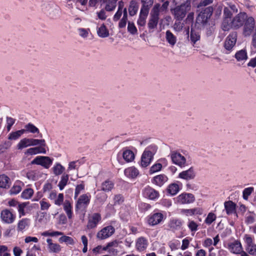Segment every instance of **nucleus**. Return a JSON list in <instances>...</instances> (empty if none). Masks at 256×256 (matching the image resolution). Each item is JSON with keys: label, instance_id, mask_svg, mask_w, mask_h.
Returning <instances> with one entry per match:
<instances>
[{"label": "nucleus", "instance_id": "nucleus-30", "mask_svg": "<svg viewBox=\"0 0 256 256\" xmlns=\"http://www.w3.org/2000/svg\"><path fill=\"white\" fill-rule=\"evenodd\" d=\"M126 176L131 178H136L139 174L138 170L134 167H130L126 168L124 171Z\"/></svg>", "mask_w": 256, "mask_h": 256}, {"label": "nucleus", "instance_id": "nucleus-10", "mask_svg": "<svg viewBox=\"0 0 256 256\" xmlns=\"http://www.w3.org/2000/svg\"><path fill=\"white\" fill-rule=\"evenodd\" d=\"M0 219L2 222L6 224H11L14 222L16 216L10 210L4 209L0 212Z\"/></svg>", "mask_w": 256, "mask_h": 256}, {"label": "nucleus", "instance_id": "nucleus-11", "mask_svg": "<svg viewBox=\"0 0 256 256\" xmlns=\"http://www.w3.org/2000/svg\"><path fill=\"white\" fill-rule=\"evenodd\" d=\"M164 215L161 212H154L150 214L148 217V224L152 226L160 224L164 220Z\"/></svg>", "mask_w": 256, "mask_h": 256}, {"label": "nucleus", "instance_id": "nucleus-23", "mask_svg": "<svg viewBox=\"0 0 256 256\" xmlns=\"http://www.w3.org/2000/svg\"><path fill=\"white\" fill-rule=\"evenodd\" d=\"M30 224V220L28 218H23L20 220L17 224L18 232H23L29 228Z\"/></svg>", "mask_w": 256, "mask_h": 256}, {"label": "nucleus", "instance_id": "nucleus-24", "mask_svg": "<svg viewBox=\"0 0 256 256\" xmlns=\"http://www.w3.org/2000/svg\"><path fill=\"white\" fill-rule=\"evenodd\" d=\"M48 243V248L50 253H58L61 250L60 246L56 243H53L51 238L46 240Z\"/></svg>", "mask_w": 256, "mask_h": 256}, {"label": "nucleus", "instance_id": "nucleus-39", "mask_svg": "<svg viewBox=\"0 0 256 256\" xmlns=\"http://www.w3.org/2000/svg\"><path fill=\"white\" fill-rule=\"evenodd\" d=\"M53 173L56 176H59L63 173L65 168L60 164L56 162L52 168Z\"/></svg>", "mask_w": 256, "mask_h": 256}, {"label": "nucleus", "instance_id": "nucleus-63", "mask_svg": "<svg viewBox=\"0 0 256 256\" xmlns=\"http://www.w3.org/2000/svg\"><path fill=\"white\" fill-rule=\"evenodd\" d=\"M64 196L63 194H59L58 196L56 198L54 201L55 204L57 206H60L64 202Z\"/></svg>", "mask_w": 256, "mask_h": 256}, {"label": "nucleus", "instance_id": "nucleus-37", "mask_svg": "<svg viewBox=\"0 0 256 256\" xmlns=\"http://www.w3.org/2000/svg\"><path fill=\"white\" fill-rule=\"evenodd\" d=\"M22 184L20 182H17L14 184L10 190V194L11 195H15L18 194L22 188Z\"/></svg>", "mask_w": 256, "mask_h": 256}, {"label": "nucleus", "instance_id": "nucleus-29", "mask_svg": "<svg viewBox=\"0 0 256 256\" xmlns=\"http://www.w3.org/2000/svg\"><path fill=\"white\" fill-rule=\"evenodd\" d=\"M44 146H37L28 149L25 152L26 154L30 155L36 154H46V150L44 148Z\"/></svg>", "mask_w": 256, "mask_h": 256}, {"label": "nucleus", "instance_id": "nucleus-13", "mask_svg": "<svg viewBox=\"0 0 256 256\" xmlns=\"http://www.w3.org/2000/svg\"><path fill=\"white\" fill-rule=\"evenodd\" d=\"M195 200L194 195L190 193L184 192L176 197V201L180 204H190Z\"/></svg>", "mask_w": 256, "mask_h": 256}, {"label": "nucleus", "instance_id": "nucleus-55", "mask_svg": "<svg viewBox=\"0 0 256 256\" xmlns=\"http://www.w3.org/2000/svg\"><path fill=\"white\" fill-rule=\"evenodd\" d=\"M16 120L12 118L7 116L6 118V130L8 132L10 131L11 130L12 126L15 123Z\"/></svg>", "mask_w": 256, "mask_h": 256}, {"label": "nucleus", "instance_id": "nucleus-21", "mask_svg": "<svg viewBox=\"0 0 256 256\" xmlns=\"http://www.w3.org/2000/svg\"><path fill=\"white\" fill-rule=\"evenodd\" d=\"M43 173L40 170H29L26 174V177L30 180L36 181L42 178Z\"/></svg>", "mask_w": 256, "mask_h": 256}, {"label": "nucleus", "instance_id": "nucleus-22", "mask_svg": "<svg viewBox=\"0 0 256 256\" xmlns=\"http://www.w3.org/2000/svg\"><path fill=\"white\" fill-rule=\"evenodd\" d=\"M148 246V241L144 237L138 238L136 242V248L138 252H143L145 250Z\"/></svg>", "mask_w": 256, "mask_h": 256}, {"label": "nucleus", "instance_id": "nucleus-42", "mask_svg": "<svg viewBox=\"0 0 256 256\" xmlns=\"http://www.w3.org/2000/svg\"><path fill=\"white\" fill-rule=\"evenodd\" d=\"M138 10V6L137 3L134 0H132L130 2V4L128 8L129 14L131 16L135 15Z\"/></svg>", "mask_w": 256, "mask_h": 256}, {"label": "nucleus", "instance_id": "nucleus-2", "mask_svg": "<svg viewBox=\"0 0 256 256\" xmlns=\"http://www.w3.org/2000/svg\"><path fill=\"white\" fill-rule=\"evenodd\" d=\"M157 150L158 148L155 145H150L145 149L141 157L140 166L142 167L146 168L150 165Z\"/></svg>", "mask_w": 256, "mask_h": 256}, {"label": "nucleus", "instance_id": "nucleus-26", "mask_svg": "<svg viewBox=\"0 0 256 256\" xmlns=\"http://www.w3.org/2000/svg\"><path fill=\"white\" fill-rule=\"evenodd\" d=\"M200 40V35L198 32L192 28L190 34V41L193 46H197V42Z\"/></svg>", "mask_w": 256, "mask_h": 256}, {"label": "nucleus", "instance_id": "nucleus-40", "mask_svg": "<svg viewBox=\"0 0 256 256\" xmlns=\"http://www.w3.org/2000/svg\"><path fill=\"white\" fill-rule=\"evenodd\" d=\"M122 156L124 160L127 162H130L134 158V152L129 150H125L122 154Z\"/></svg>", "mask_w": 256, "mask_h": 256}, {"label": "nucleus", "instance_id": "nucleus-1", "mask_svg": "<svg viewBox=\"0 0 256 256\" xmlns=\"http://www.w3.org/2000/svg\"><path fill=\"white\" fill-rule=\"evenodd\" d=\"M190 0H186L184 3L171 9V12L175 19L181 20L185 17L187 12L190 10Z\"/></svg>", "mask_w": 256, "mask_h": 256}, {"label": "nucleus", "instance_id": "nucleus-9", "mask_svg": "<svg viewBox=\"0 0 256 256\" xmlns=\"http://www.w3.org/2000/svg\"><path fill=\"white\" fill-rule=\"evenodd\" d=\"M256 22L252 16H248L246 19L243 28V34L244 36H250L254 30Z\"/></svg>", "mask_w": 256, "mask_h": 256}, {"label": "nucleus", "instance_id": "nucleus-33", "mask_svg": "<svg viewBox=\"0 0 256 256\" xmlns=\"http://www.w3.org/2000/svg\"><path fill=\"white\" fill-rule=\"evenodd\" d=\"M114 188V182L109 180H107L102 183L100 190L105 192H110Z\"/></svg>", "mask_w": 256, "mask_h": 256}, {"label": "nucleus", "instance_id": "nucleus-14", "mask_svg": "<svg viewBox=\"0 0 256 256\" xmlns=\"http://www.w3.org/2000/svg\"><path fill=\"white\" fill-rule=\"evenodd\" d=\"M232 14L230 10L225 7L224 9V20L222 22V28L224 31H228L230 30L229 23L231 21V18Z\"/></svg>", "mask_w": 256, "mask_h": 256}, {"label": "nucleus", "instance_id": "nucleus-45", "mask_svg": "<svg viewBox=\"0 0 256 256\" xmlns=\"http://www.w3.org/2000/svg\"><path fill=\"white\" fill-rule=\"evenodd\" d=\"M158 20L159 18L150 16V18L148 24V28L151 30L155 28L158 25Z\"/></svg>", "mask_w": 256, "mask_h": 256}, {"label": "nucleus", "instance_id": "nucleus-28", "mask_svg": "<svg viewBox=\"0 0 256 256\" xmlns=\"http://www.w3.org/2000/svg\"><path fill=\"white\" fill-rule=\"evenodd\" d=\"M148 12L149 11L147 10L140 9L139 18L137 21V24L139 26H145Z\"/></svg>", "mask_w": 256, "mask_h": 256}, {"label": "nucleus", "instance_id": "nucleus-57", "mask_svg": "<svg viewBox=\"0 0 256 256\" xmlns=\"http://www.w3.org/2000/svg\"><path fill=\"white\" fill-rule=\"evenodd\" d=\"M162 168V165L160 163H156L152 166L150 170V174H154V172H158L161 170Z\"/></svg>", "mask_w": 256, "mask_h": 256}, {"label": "nucleus", "instance_id": "nucleus-54", "mask_svg": "<svg viewBox=\"0 0 256 256\" xmlns=\"http://www.w3.org/2000/svg\"><path fill=\"white\" fill-rule=\"evenodd\" d=\"M216 214L212 212H210L204 220V222L207 224H210L216 220Z\"/></svg>", "mask_w": 256, "mask_h": 256}, {"label": "nucleus", "instance_id": "nucleus-43", "mask_svg": "<svg viewBox=\"0 0 256 256\" xmlns=\"http://www.w3.org/2000/svg\"><path fill=\"white\" fill-rule=\"evenodd\" d=\"M180 186L176 183L172 184L169 185L168 191L172 196L176 195L180 190Z\"/></svg>", "mask_w": 256, "mask_h": 256}, {"label": "nucleus", "instance_id": "nucleus-3", "mask_svg": "<svg viewBox=\"0 0 256 256\" xmlns=\"http://www.w3.org/2000/svg\"><path fill=\"white\" fill-rule=\"evenodd\" d=\"M40 144L42 146H46V142L44 139L38 140L34 138H24L22 139L17 144L18 150H22L28 146H35Z\"/></svg>", "mask_w": 256, "mask_h": 256}, {"label": "nucleus", "instance_id": "nucleus-27", "mask_svg": "<svg viewBox=\"0 0 256 256\" xmlns=\"http://www.w3.org/2000/svg\"><path fill=\"white\" fill-rule=\"evenodd\" d=\"M168 180V177L165 174H162L154 176L152 182L159 186H162Z\"/></svg>", "mask_w": 256, "mask_h": 256}, {"label": "nucleus", "instance_id": "nucleus-4", "mask_svg": "<svg viewBox=\"0 0 256 256\" xmlns=\"http://www.w3.org/2000/svg\"><path fill=\"white\" fill-rule=\"evenodd\" d=\"M246 18V13L244 12H240L238 13L234 17L230 22V28L237 30L242 26Z\"/></svg>", "mask_w": 256, "mask_h": 256}, {"label": "nucleus", "instance_id": "nucleus-16", "mask_svg": "<svg viewBox=\"0 0 256 256\" xmlns=\"http://www.w3.org/2000/svg\"><path fill=\"white\" fill-rule=\"evenodd\" d=\"M142 194L145 198L152 200H155L159 197L158 192L150 186H147L143 190Z\"/></svg>", "mask_w": 256, "mask_h": 256}, {"label": "nucleus", "instance_id": "nucleus-6", "mask_svg": "<svg viewBox=\"0 0 256 256\" xmlns=\"http://www.w3.org/2000/svg\"><path fill=\"white\" fill-rule=\"evenodd\" d=\"M237 33L236 32H231L226 38L224 42V48L226 50V54H230L236 45L237 40Z\"/></svg>", "mask_w": 256, "mask_h": 256}, {"label": "nucleus", "instance_id": "nucleus-61", "mask_svg": "<svg viewBox=\"0 0 256 256\" xmlns=\"http://www.w3.org/2000/svg\"><path fill=\"white\" fill-rule=\"evenodd\" d=\"M246 250L251 255H254L256 254V244H254L249 246H246Z\"/></svg>", "mask_w": 256, "mask_h": 256}, {"label": "nucleus", "instance_id": "nucleus-46", "mask_svg": "<svg viewBox=\"0 0 256 256\" xmlns=\"http://www.w3.org/2000/svg\"><path fill=\"white\" fill-rule=\"evenodd\" d=\"M160 8V4H156L150 12V16L159 18V13L161 10Z\"/></svg>", "mask_w": 256, "mask_h": 256}, {"label": "nucleus", "instance_id": "nucleus-52", "mask_svg": "<svg viewBox=\"0 0 256 256\" xmlns=\"http://www.w3.org/2000/svg\"><path fill=\"white\" fill-rule=\"evenodd\" d=\"M198 224L194 220H188V227L192 232H196L198 230Z\"/></svg>", "mask_w": 256, "mask_h": 256}, {"label": "nucleus", "instance_id": "nucleus-47", "mask_svg": "<svg viewBox=\"0 0 256 256\" xmlns=\"http://www.w3.org/2000/svg\"><path fill=\"white\" fill-rule=\"evenodd\" d=\"M68 180V174H63L61 178V180L58 183V186L60 190H62L64 186L66 185Z\"/></svg>", "mask_w": 256, "mask_h": 256}, {"label": "nucleus", "instance_id": "nucleus-51", "mask_svg": "<svg viewBox=\"0 0 256 256\" xmlns=\"http://www.w3.org/2000/svg\"><path fill=\"white\" fill-rule=\"evenodd\" d=\"M128 31L130 34L134 35L138 34V30L134 24L132 22H128Z\"/></svg>", "mask_w": 256, "mask_h": 256}, {"label": "nucleus", "instance_id": "nucleus-31", "mask_svg": "<svg viewBox=\"0 0 256 256\" xmlns=\"http://www.w3.org/2000/svg\"><path fill=\"white\" fill-rule=\"evenodd\" d=\"M63 208L65 211L68 219L71 220L72 218V206L69 200H65L63 204Z\"/></svg>", "mask_w": 256, "mask_h": 256}, {"label": "nucleus", "instance_id": "nucleus-48", "mask_svg": "<svg viewBox=\"0 0 256 256\" xmlns=\"http://www.w3.org/2000/svg\"><path fill=\"white\" fill-rule=\"evenodd\" d=\"M114 206L120 205L124 202V198L121 194H115L113 198Z\"/></svg>", "mask_w": 256, "mask_h": 256}, {"label": "nucleus", "instance_id": "nucleus-60", "mask_svg": "<svg viewBox=\"0 0 256 256\" xmlns=\"http://www.w3.org/2000/svg\"><path fill=\"white\" fill-rule=\"evenodd\" d=\"M84 188V185L83 184H78L75 189L74 192V198H76L78 196V194L80 193V192L83 190Z\"/></svg>", "mask_w": 256, "mask_h": 256}, {"label": "nucleus", "instance_id": "nucleus-59", "mask_svg": "<svg viewBox=\"0 0 256 256\" xmlns=\"http://www.w3.org/2000/svg\"><path fill=\"white\" fill-rule=\"evenodd\" d=\"M191 240L192 238H186L182 240V244L181 246L180 249L182 250L187 249L189 246L190 240Z\"/></svg>", "mask_w": 256, "mask_h": 256}, {"label": "nucleus", "instance_id": "nucleus-41", "mask_svg": "<svg viewBox=\"0 0 256 256\" xmlns=\"http://www.w3.org/2000/svg\"><path fill=\"white\" fill-rule=\"evenodd\" d=\"M24 133V131L22 129L16 132H12L9 134L8 136V139L9 140H16L19 138Z\"/></svg>", "mask_w": 256, "mask_h": 256}, {"label": "nucleus", "instance_id": "nucleus-44", "mask_svg": "<svg viewBox=\"0 0 256 256\" xmlns=\"http://www.w3.org/2000/svg\"><path fill=\"white\" fill-rule=\"evenodd\" d=\"M34 194V190L31 188L25 189L21 194V198L24 200L31 198Z\"/></svg>", "mask_w": 256, "mask_h": 256}, {"label": "nucleus", "instance_id": "nucleus-56", "mask_svg": "<svg viewBox=\"0 0 256 256\" xmlns=\"http://www.w3.org/2000/svg\"><path fill=\"white\" fill-rule=\"evenodd\" d=\"M40 204L42 210H48L50 206V204L45 198L42 199Z\"/></svg>", "mask_w": 256, "mask_h": 256}, {"label": "nucleus", "instance_id": "nucleus-64", "mask_svg": "<svg viewBox=\"0 0 256 256\" xmlns=\"http://www.w3.org/2000/svg\"><path fill=\"white\" fill-rule=\"evenodd\" d=\"M184 24L182 23L180 20H178V22H176L174 25V28L176 32L181 31L182 30Z\"/></svg>", "mask_w": 256, "mask_h": 256}, {"label": "nucleus", "instance_id": "nucleus-38", "mask_svg": "<svg viewBox=\"0 0 256 256\" xmlns=\"http://www.w3.org/2000/svg\"><path fill=\"white\" fill-rule=\"evenodd\" d=\"M98 36L100 38H106L109 36V32L104 24L98 28L97 30Z\"/></svg>", "mask_w": 256, "mask_h": 256}, {"label": "nucleus", "instance_id": "nucleus-19", "mask_svg": "<svg viewBox=\"0 0 256 256\" xmlns=\"http://www.w3.org/2000/svg\"><path fill=\"white\" fill-rule=\"evenodd\" d=\"M228 249L231 252L235 254H242V252H244L240 241L238 240L230 244Z\"/></svg>", "mask_w": 256, "mask_h": 256}, {"label": "nucleus", "instance_id": "nucleus-5", "mask_svg": "<svg viewBox=\"0 0 256 256\" xmlns=\"http://www.w3.org/2000/svg\"><path fill=\"white\" fill-rule=\"evenodd\" d=\"M90 198L88 194L81 195L76 202V211L85 210L90 202Z\"/></svg>", "mask_w": 256, "mask_h": 256}, {"label": "nucleus", "instance_id": "nucleus-20", "mask_svg": "<svg viewBox=\"0 0 256 256\" xmlns=\"http://www.w3.org/2000/svg\"><path fill=\"white\" fill-rule=\"evenodd\" d=\"M180 178L186 180H190L194 179L196 176V172L192 167L186 170H184L179 174Z\"/></svg>", "mask_w": 256, "mask_h": 256}, {"label": "nucleus", "instance_id": "nucleus-25", "mask_svg": "<svg viewBox=\"0 0 256 256\" xmlns=\"http://www.w3.org/2000/svg\"><path fill=\"white\" fill-rule=\"evenodd\" d=\"M234 57L238 62H242L244 63L248 58V56L246 50L242 49L236 52Z\"/></svg>", "mask_w": 256, "mask_h": 256}, {"label": "nucleus", "instance_id": "nucleus-8", "mask_svg": "<svg viewBox=\"0 0 256 256\" xmlns=\"http://www.w3.org/2000/svg\"><path fill=\"white\" fill-rule=\"evenodd\" d=\"M53 159L46 156H38L32 162V164L40 165L44 168L48 169L52 164Z\"/></svg>", "mask_w": 256, "mask_h": 256}, {"label": "nucleus", "instance_id": "nucleus-35", "mask_svg": "<svg viewBox=\"0 0 256 256\" xmlns=\"http://www.w3.org/2000/svg\"><path fill=\"white\" fill-rule=\"evenodd\" d=\"M166 39L172 46H174L177 41L176 37L169 30L166 32Z\"/></svg>", "mask_w": 256, "mask_h": 256}, {"label": "nucleus", "instance_id": "nucleus-53", "mask_svg": "<svg viewBox=\"0 0 256 256\" xmlns=\"http://www.w3.org/2000/svg\"><path fill=\"white\" fill-rule=\"evenodd\" d=\"M59 242H64L67 244L74 245V240L70 236H62L59 238Z\"/></svg>", "mask_w": 256, "mask_h": 256}, {"label": "nucleus", "instance_id": "nucleus-32", "mask_svg": "<svg viewBox=\"0 0 256 256\" xmlns=\"http://www.w3.org/2000/svg\"><path fill=\"white\" fill-rule=\"evenodd\" d=\"M224 208L228 215L232 214L236 212V204L232 201L229 200L224 203Z\"/></svg>", "mask_w": 256, "mask_h": 256}, {"label": "nucleus", "instance_id": "nucleus-18", "mask_svg": "<svg viewBox=\"0 0 256 256\" xmlns=\"http://www.w3.org/2000/svg\"><path fill=\"white\" fill-rule=\"evenodd\" d=\"M182 225L183 221L182 220L175 218H171L168 223V227L174 232L182 230Z\"/></svg>", "mask_w": 256, "mask_h": 256}, {"label": "nucleus", "instance_id": "nucleus-58", "mask_svg": "<svg viewBox=\"0 0 256 256\" xmlns=\"http://www.w3.org/2000/svg\"><path fill=\"white\" fill-rule=\"evenodd\" d=\"M254 188L250 187L248 188H246L244 189L242 192V196L244 200H247L248 198V196L252 193L254 191Z\"/></svg>", "mask_w": 256, "mask_h": 256}, {"label": "nucleus", "instance_id": "nucleus-15", "mask_svg": "<svg viewBox=\"0 0 256 256\" xmlns=\"http://www.w3.org/2000/svg\"><path fill=\"white\" fill-rule=\"evenodd\" d=\"M170 158L172 162L180 167H184L186 164V158L180 153L172 152L170 154Z\"/></svg>", "mask_w": 256, "mask_h": 256}, {"label": "nucleus", "instance_id": "nucleus-17", "mask_svg": "<svg viewBox=\"0 0 256 256\" xmlns=\"http://www.w3.org/2000/svg\"><path fill=\"white\" fill-rule=\"evenodd\" d=\"M101 216L98 213H94L89 217L87 228L92 229L96 228L101 220Z\"/></svg>", "mask_w": 256, "mask_h": 256}, {"label": "nucleus", "instance_id": "nucleus-12", "mask_svg": "<svg viewBox=\"0 0 256 256\" xmlns=\"http://www.w3.org/2000/svg\"><path fill=\"white\" fill-rule=\"evenodd\" d=\"M114 231L115 230L112 226H108L99 231L96 234V237L100 240H104L110 236L114 232Z\"/></svg>", "mask_w": 256, "mask_h": 256}, {"label": "nucleus", "instance_id": "nucleus-7", "mask_svg": "<svg viewBox=\"0 0 256 256\" xmlns=\"http://www.w3.org/2000/svg\"><path fill=\"white\" fill-rule=\"evenodd\" d=\"M213 12V8L212 6L206 8L202 10L196 18V22L198 24H206L210 18Z\"/></svg>", "mask_w": 256, "mask_h": 256}, {"label": "nucleus", "instance_id": "nucleus-50", "mask_svg": "<svg viewBox=\"0 0 256 256\" xmlns=\"http://www.w3.org/2000/svg\"><path fill=\"white\" fill-rule=\"evenodd\" d=\"M142 3L141 10H146L149 11L150 7L154 3V0H142Z\"/></svg>", "mask_w": 256, "mask_h": 256}, {"label": "nucleus", "instance_id": "nucleus-49", "mask_svg": "<svg viewBox=\"0 0 256 256\" xmlns=\"http://www.w3.org/2000/svg\"><path fill=\"white\" fill-rule=\"evenodd\" d=\"M28 202H22L20 204H18V210L19 214V216L20 218L22 216H24L26 215V212H24V208L26 206Z\"/></svg>", "mask_w": 256, "mask_h": 256}, {"label": "nucleus", "instance_id": "nucleus-62", "mask_svg": "<svg viewBox=\"0 0 256 256\" xmlns=\"http://www.w3.org/2000/svg\"><path fill=\"white\" fill-rule=\"evenodd\" d=\"M244 240L246 244V246H250L254 244L253 239L251 236L248 234H245L244 238Z\"/></svg>", "mask_w": 256, "mask_h": 256}, {"label": "nucleus", "instance_id": "nucleus-34", "mask_svg": "<svg viewBox=\"0 0 256 256\" xmlns=\"http://www.w3.org/2000/svg\"><path fill=\"white\" fill-rule=\"evenodd\" d=\"M10 184V178L5 174L0 175V188H8Z\"/></svg>", "mask_w": 256, "mask_h": 256}, {"label": "nucleus", "instance_id": "nucleus-36", "mask_svg": "<svg viewBox=\"0 0 256 256\" xmlns=\"http://www.w3.org/2000/svg\"><path fill=\"white\" fill-rule=\"evenodd\" d=\"M25 132H29L32 134H40L39 129L34 124L30 122L24 126V128L23 129Z\"/></svg>", "mask_w": 256, "mask_h": 256}]
</instances>
